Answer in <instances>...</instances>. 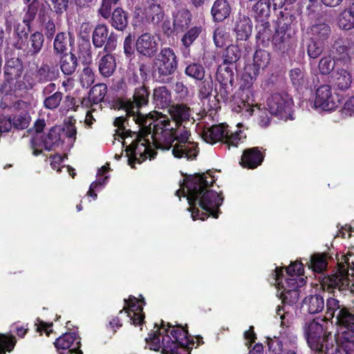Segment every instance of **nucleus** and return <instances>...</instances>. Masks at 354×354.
<instances>
[{
  "label": "nucleus",
  "instance_id": "f257e3e1",
  "mask_svg": "<svg viewBox=\"0 0 354 354\" xmlns=\"http://www.w3.org/2000/svg\"><path fill=\"white\" fill-rule=\"evenodd\" d=\"M214 182V177L209 173L196 174L185 180L176 195L182 193L186 196L190 205L193 220L204 221L211 214L218 218V207L222 205L223 198L221 194L210 189Z\"/></svg>",
  "mask_w": 354,
  "mask_h": 354
},
{
  "label": "nucleus",
  "instance_id": "f03ea898",
  "mask_svg": "<svg viewBox=\"0 0 354 354\" xmlns=\"http://www.w3.org/2000/svg\"><path fill=\"white\" fill-rule=\"evenodd\" d=\"M168 112L174 121V124H171L169 120L173 127L171 140L169 139L168 142H156L152 133V145L158 149H171L174 156L178 158H194L198 154L196 143L191 140L189 131L185 126L182 125L183 122L189 120L192 115L190 109L185 104H176L170 106ZM151 131L153 132V126Z\"/></svg>",
  "mask_w": 354,
  "mask_h": 354
},
{
  "label": "nucleus",
  "instance_id": "7ed1b4c3",
  "mask_svg": "<svg viewBox=\"0 0 354 354\" xmlns=\"http://www.w3.org/2000/svg\"><path fill=\"white\" fill-rule=\"evenodd\" d=\"M149 92L146 87L142 86L135 90L133 101L127 100L122 102V109L127 114L133 115L135 124L144 127L153 126V136L156 142H167L170 139L173 127L166 115L158 112L148 115H141L139 108L148 103Z\"/></svg>",
  "mask_w": 354,
  "mask_h": 354
},
{
  "label": "nucleus",
  "instance_id": "20e7f679",
  "mask_svg": "<svg viewBox=\"0 0 354 354\" xmlns=\"http://www.w3.org/2000/svg\"><path fill=\"white\" fill-rule=\"evenodd\" d=\"M187 334L183 327L165 324L162 321L158 334H149L146 342L149 349L160 351L162 354H189L193 344Z\"/></svg>",
  "mask_w": 354,
  "mask_h": 354
},
{
  "label": "nucleus",
  "instance_id": "39448f33",
  "mask_svg": "<svg viewBox=\"0 0 354 354\" xmlns=\"http://www.w3.org/2000/svg\"><path fill=\"white\" fill-rule=\"evenodd\" d=\"M126 112V118L120 116L115 118L114 125L118 128L117 131V136L120 137L122 141V145H125L127 142L126 140L129 137L136 136V140L132 141L129 145L127 147V153L129 156V162L131 167H134L133 165V158L140 163L142 160H145L147 157L151 158V149L153 147L152 145V140L151 136L152 134L151 127H144L142 125H138V132L131 131L125 129L124 124H129L130 120L135 123L133 120V115L127 114Z\"/></svg>",
  "mask_w": 354,
  "mask_h": 354
},
{
  "label": "nucleus",
  "instance_id": "423d86ee",
  "mask_svg": "<svg viewBox=\"0 0 354 354\" xmlns=\"http://www.w3.org/2000/svg\"><path fill=\"white\" fill-rule=\"evenodd\" d=\"M303 272L302 263L297 261L292 263L286 268L285 274L282 269L279 268L275 269L272 277L282 303L290 306L298 301L299 288L305 283V280L301 276Z\"/></svg>",
  "mask_w": 354,
  "mask_h": 354
},
{
  "label": "nucleus",
  "instance_id": "0eeeda50",
  "mask_svg": "<svg viewBox=\"0 0 354 354\" xmlns=\"http://www.w3.org/2000/svg\"><path fill=\"white\" fill-rule=\"evenodd\" d=\"M321 322L316 319L306 322L304 326V335L315 354H330L334 347L331 333L328 331V323L323 319Z\"/></svg>",
  "mask_w": 354,
  "mask_h": 354
},
{
  "label": "nucleus",
  "instance_id": "6e6552de",
  "mask_svg": "<svg viewBox=\"0 0 354 354\" xmlns=\"http://www.w3.org/2000/svg\"><path fill=\"white\" fill-rule=\"evenodd\" d=\"M201 137L204 141L210 144L221 141L230 149V147H237L240 142H243L246 135L241 130L232 132L228 129V126L221 124L204 129Z\"/></svg>",
  "mask_w": 354,
  "mask_h": 354
},
{
  "label": "nucleus",
  "instance_id": "1a4fd4ad",
  "mask_svg": "<svg viewBox=\"0 0 354 354\" xmlns=\"http://www.w3.org/2000/svg\"><path fill=\"white\" fill-rule=\"evenodd\" d=\"M335 318L337 324L346 330L337 337V340L341 341V348L346 354H354V313L346 307L337 313Z\"/></svg>",
  "mask_w": 354,
  "mask_h": 354
},
{
  "label": "nucleus",
  "instance_id": "9d476101",
  "mask_svg": "<svg viewBox=\"0 0 354 354\" xmlns=\"http://www.w3.org/2000/svg\"><path fill=\"white\" fill-rule=\"evenodd\" d=\"M329 286L343 290L350 288L354 292V261L346 258L344 263H339L338 270L330 279Z\"/></svg>",
  "mask_w": 354,
  "mask_h": 354
},
{
  "label": "nucleus",
  "instance_id": "9b49d317",
  "mask_svg": "<svg viewBox=\"0 0 354 354\" xmlns=\"http://www.w3.org/2000/svg\"><path fill=\"white\" fill-rule=\"evenodd\" d=\"M269 62L270 55L268 52L263 50H257L254 55L253 64L248 65L245 68L242 77L244 84H242L241 86L249 88L259 74L268 66Z\"/></svg>",
  "mask_w": 354,
  "mask_h": 354
},
{
  "label": "nucleus",
  "instance_id": "f8f14e48",
  "mask_svg": "<svg viewBox=\"0 0 354 354\" xmlns=\"http://www.w3.org/2000/svg\"><path fill=\"white\" fill-rule=\"evenodd\" d=\"M292 104L291 97L286 93H274L268 98L266 102L270 113L281 120L288 118Z\"/></svg>",
  "mask_w": 354,
  "mask_h": 354
},
{
  "label": "nucleus",
  "instance_id": "ddd939ff",
  "mask_svg": "<svg viewBox=\"0 0 354 354\" xmlns=\"http://www.w3.org/2000/svg\"><path fill=\"white\" fill-rule=\"evenodd\" d=\"M340 103L338 95L333 93L329 85H322L316 91L314 107L322 111L335 109Z\"/></svg>",
  "mask_w": 354,
  "mask_h": 354
},
{
  "label": "nucleus",
  "instance_id": "4468645a",
  "mask_svg": "<svg viewBox=\"0 0 354 354\" xmlns=\"http://www.w3.org/2000/svg\"><path fill=\"white\" fill-rule=\"evenodd\" d=\"M155 65L159 74L165 76L173 74L178 65L174 50L170 48H162L156 57Z\"/></svg>",
  "mask_w": 354,
  "mask_h": 354
},
{
  "label": "nucleus",
  "instance_id": "2eb2a0df",
  "mask_svg": "<svg viewBox=\"0 0 354 354\" xmlns=\"http://www.w3.org/2000/svg\"><path fill=\"white\" fill-rule=\"evenodd\" d=\"M124 301L125 306L123 310L120 311V313H122L123 310L125 311L132 324H140L145 317L142 313V304H140L138 299L133 296H129L128 299H124Z\"/></svg>",
  "mask_w": 354,
  "mask_h": 354
},
{
  "label": "nucleus",
  "instance_id": "dca6fc26",
  "mask_svg": "<svg viewBox=\"0 0 354 354\" xmlns=\"http://www.w3.org/2000/svg\"><path fill=\"white\" fill-rule=\"evenodd\" d=\"M158 46L155 36L147 32L142 34L136 43L137 51L147 57H151L156 54Z\"/></svg>",
  "mask_w": 354,
  "mask_h": 354
},
{
  "label": "nucleus",
  "instance_id": "f3484780",
  "mask_svg": "<svg viewBox=\"0 0 354 354\" xmlns=\"http://www.w3.org/2000/svg\"><path fill=\"white\" fill-rule=\"evenodd\" d=\"M274 9L283 6L284 2L283 0H272ZM252 12L257 20L264 21L267 19L270 15V0H258L252 6Z\"/></svg>",
  "mask_w": 354,
  "mask_h": 354
},
{
  "label": "nucleus",
  "instance_id": "a211bd4d",
  "mask_svg": "<svg viewBox=\"0 0 354 354\" xmlns=\"http://www.w3.org/2000/svg\"><path fill=\"white\" fill-rule=\"evenodd\" d=\"M44 41L43 35L39 32H35L30 35L27 44H23L19 40L15 43V47L18 49H24L28 55H35L39 53Z\"/></svg>",
  "mask_w": 354,
  "mask_h": 354
},
{
  "label": "nucleus",
  "instance_id": "6ab92c4d",
  "mask_svg": "<svg viewBox=\"0 0 354 354\" xmlns=\"http://www.w3.org/2000/svg\"><path fill=\"white\" fill-rule=\"evenodd\" d=\"M140 13L145 15L146 21L153 24H158L164 18V12L160 6L156 3H150L142 12L140 8H136L135 11V18H139Z\"/></svg>",
  "mask_w": 354,
  "mask_h": 354
},
{
  "label": "nucleus",
  "instance_id": "aec40b11",
  "mask_svg": "<svg viewBox=\"0 0 354 354\" xmlns=\"http://www.w3.org/2000/svg\"><path fill=\"white\" fill-rule=\"evenodd\" d=\"M76 342L77 346L67 351V354H82V352L78 349L80 342L75 333H65L59 337L55 342V346L57 350L66 351L71 345Z\"/></svg>",
  "mask_w": 354,
  "mask_h": 354
},
{
  "label": "nucleus",
  "instance_id": "412c9836",
  "mask_svg": "<svg viewBox=\"0 0 354 354\" xmlns=\"http://www.w3.org/2000/svg\"><path fill=\"white\" fill-rule=\"evenodd\" d=\"M263 155L258 147L245 149L242 155L241 164L243 167L254 169L261 164Z\"/></svg>",
  "mask_w": 354,
  "mask_h": 354
},
{
  "label": "nucleus",
  "instance_id": "4be33fe9",
  "mask_svg": "<svg viewBox=\"0 0 354 354\" xmlns=\"http://www.w3.org/2000/svg\"><path fill=\"white\" fill-rule=\"evenodd\" d=\"M239 109L236 110L238 112H241L245 116L252 115L254 111H257L259 116V123L263 127H266L270 122V117L268 115L267 111L260 109L259 106H252L249 104H245L242 102V106H238Z\"/></svg>",
  "mask_w": 354,
  "mask_h": 354
},
{
  "label": "nucleus",
  "instance_id": "5701e85b",
  "mask_svg": "<svg viewBox=\"0 0 354 354\" xmlns=\"http://www.w3.org/2000/svg\"><path fill=\"white\" fill-rule=\"evenodd\" d=\"M252 30V21L248 17L240 15L236 19L234 25V31L238 39H247L250 36Z\"/></svg>",
  "mask_w": 354,
  "mask_h": 354
},
{
  "label": "nucleus",
  "instance_id": "b1692460",
  "mask_svg": "<svg viewBox=\"0 0 354 354\" xmlns=\"http://www.w3.org/2000/svg\"><path fill=\"white\" fill-rule=\"evenodd\" d=\"M211 12L215 21H222L230 16L231 7L227 0H216Z\"/></svg>",
  "mask_w": 354,
  "mask_h": 354
},
{
  "label": "nucleus",
  "instance_id": "393cba45",
  "mask_svg": "<svg viewBox=\"0 0 354 354\" xmlns=\"http://www.w3.org/2000/svg\"><path fill=\"white\" fill-rule=\"evenodd\" d=\"M59 131V129L52 128L44 139L42 138L40 141H38L39 143H41L39 148L41 151L43 148L50 151L53 147L59 146L62 143Z\"/></svg>",
  "mask_w": 354,
  "mask_h": 354
},
{
  "label": "nucleus",
  "instance_id": "a878e982",
  "mask_svg": "<svg viewBox=\"0 0 354 354\" xmlns=\"http://www.w3.org/2000/svg\"><path fill=\"white\" fill-rule=\"evenodd\" d=\"M332 82L339 89H347L352 82L351 74L344 68H337L332 75Z\"/></svg>",
  "mask_w": 354,
  "mask_h": 354
},
{
  "label": "nucleus",
  "instance_id": "bb28decb",
  "mask_svg": "<svg viewBox=\"0 0 354 354\" xmlns=\"http://www.w3.org/2000/svg\"><path fill=\"white\" fill-rule=\"evenodd\" d=\"M302 307L310 314L318 313L324 308V297L319 295L308 296L303 301Z\"/></svg>",
  "mask_w": 354,
  "mask_h": 354
},
{
  "label": "nucleus",
  "instance_id": "cd10ccee",
  "mask_svg": "<svg viewBox=\"0 0 354 354\" xmlns=\"http://www.w3.org/2000/svg\"><path fill=\"white\" fill-rule=\"evenodd\" d=\"M107 91L106 86L104 84L95 85L89 93L88 98L83 99L82 104L83 106H88L91 101L93 104H97L102 101Z\"/></svg>",
  "mask_w": 354,
  "mask_h": 354
},
{
  "label": "nucleus",
  "instance_id": "c85d7f7f",
  "mask_svg": "<svg viewBox=\"0 0 354 354\" xmlns=\"http://www.w3.org/2000/svg\"><path fill=\"white\" fill-rule=\"evenodd\" d=\"M225 64L218 67L216 73V80L221 85L227 88L228 85L232 86L234 71L232 66H227Z\"/></svg>",
  "mask_w": 354,
  "mask_h": 354
},
{
  "label": "nucleus",
  "instance_id": "c756f323",
  "mask_svg": "<svg viewBox=\"0 0 354 354\" xmlns=\"http://www.w3.org/2000/svg\"><path fill=\"white\" fill-rule=\"evenodd\" d=\"M115 60L113 55L106 54L99 61V71L104 77H110L115 71Z\"/></svg>",
  "mask_w": 354,
  "mask_h": 354
},
{
  "label": "nucleus",
  "instance_id": "7c9ffc66",
  "mask_svg": "<svg viewBox=\"0 0 354 354\" xmlns=\"http://www.w3.org/2000/svg\"><path fill=\"white\" fill-rule=\"evenodd\" d=\"M153 101L156 106L160 108H165L169 105L171 97L165 86H160L154 89Z\"/></svg>",
  "mask_w": 354,
  "mask_h": 354
},
{
  "label": "nucleus",
  "instance_id": "2f4dec72",
  "mask_svg": "<svg viewBox=\"0 0 354 354\" xmlns=\"http://www.w3.org/2000/svg\"><path fill=\"white\" fill-rule=\"evenodd\" d=\"M77 67V59L71 53H65L60 58V68L64 74L71 75L75 72Z\"/></svg>",
  "mask_w": 354,
  "mask_h": 354
},
{
  "label": "nucleus",
  "instance_id": "473e14b6",
  "mask_svg": "<svg viewBox=\"0 0 354 354\" xmlns=\"http://www.w3.org/2000/svg\"><path fill=\"white\" fill-rule=\"evenodd\" d=\"M111 26L118 30H123L128 24L127 16L120 8L114 10L111 18Z\"/></svg>",
  "mask_w": 354,
  "mask_h": 354
},
{
  "label": "nucleus",
  "instance_id": "72a5a7b5",
  "mask_svg": "<svg viewBox=\"0 0 354 354\" xmlns=\"http://www.w3.org/2000/svg\"><path fill=\"white\" fill-rule=\"evenodd\" d=\"M45 121L44 120H37L34 124V129L35 130V135L32 137L31 140V147L33 150V154L35 156H38L41 153V150L39 149L41 143H39L38 141L42 138V135L41 134L45 127Z\"/></svg>",
  "mask_w": 354,
  "mask_h": 354
},
{
  "label": "nucleus",
  "instance_id": "f704fd0d",
  "mask_svg": "<svg viewBox=\"0 0 354 354\" xmlns=\"http://www.w3.org/2000/svg\"><path fill=\"white\" fill-rule=\"evenodd\" d=\"M290 78L292 84L297 89L302 88L308 85V81L306 75L304 72L299 68L292 69L290 71Z\"/></svg>",
  "mask_w": 354,
  "mask_h": 354
},
{
  "label": "nucleus",
  "instance_id": "c9c22d12",
  "mask_svg": "<svg viewBox=\"0 0 354 354\" xmlns=\"http://www.w3.org/2000/svg\"><path fill=\"white\" fill-rule=\"evenodd\" d=\"M108 37V28L105 25H98L95 27L92 40L93 45L97 48H101L105 44Z\"/></svg>",
  "mask_w": 354,
  "mask_h": 354
},
{
  "label": "nucleus",
  "instance_id": "e433bc0d",
  "mask_svg": "<svg viewBox=\"0 0 354 354\" xmlns=\"http://www.w3.org/2000/svg\"><path fill=\"white\" fill-rule=\"evenodd\" d=\"M269 354H297L293 349L283 348L282 340L274 337L268 342Z\"/></svg>",
  "mask_w": 354,
  "mask_h": 354
},
{
  "label": "nucleus",
  "instance_id": "4c0bfd02",
  "mask_svg": "<svg viewBox=\"0 0 354 354\" xmlns=\"http://www.w3.org/2000/svg\"><path fill=\"white\" fill-rule=\"evenodd\" d=\"M192 20V15L188 10H178L174 17V25L176 28H183L187 27Z\"/></svg>",
  "mask_w": 354,
  "mask_h": 354
},
{
  "label": "nucleus",
  "instance_id": "58836bf2",
  "mask_svg": "<svg viewBox=\"0 0 354 354\" xmlns=\"http://www.w3.org/2000/svg\"><path fill=\"white\" fill-rule=\"evenodd\" d=\"M337 24L342 30H348L354 28V16L348 8L339 14Z\"/></svg>",
  "mask_w": 354,
  "mask_h": 354
},
{
  "label": "nucleus",
  "instance_id": "ea45409f",
  "mask_svg": "<svg viewBox=\"0 0 354 354\" xmlns=\"http://www.w3.org/2000/svg\"><path fill=\"white\" fill-rule=\"evenodd\" d=\"M110 169L109 165H104L100 169H99L97 172V179L92 183L90 185L89 190L87 192V194L91 197H93L94 199L97 198V194L94 193V189L97 188L98 185H102L105 183L106 180L108 179V176H105L104 178H101V176H102L106 172L109 171Z\"/></svg>",
  "mask_w": 354,
  "mask_h": 354
},
{
  "label": "nucleus",
  "instance_id": "a19ab883",
  "mask_svg": "<svg viewBox=\"0 0 354 354\" xmlns=\"http://www.w3.org/2000/svg\"><path fill=\"white\" fill-rule=\"evenodd\" d=\"M230 33L224 28H218L214 33V41L217 47L222 48L230 42Z\"/></svg>",
  "mask_w": 354,
  "mask_h": 354
},
{
  "label": "nucleus",
  "instance_id": "79ce46f5",
  "mask_svg": "<svg viewBox=\"0 0 354 354\" xmlns=\"http://www.w3.org/2000/svg\"><path fill=\"white\" fill-rule=\"evenodd\" d=\"M68 44V36L64 32L58 33L54 40V51L57 54H65Z\"/></svg>",
  "mask_w": 354,
  "mask_h": 354
},
{
  "label": "nucleus",
  "instance_id": "37998d69",
  "mask_svg": "<svg viewBox=\"0 0 354 354\" xmlns=\"http://www.w3.org/2000/svg\"><path fill=\"white\" fill-rule=\"evenodd\" d=\"M241 57V51L236 45H228L223 54L224 64H232Z\"/></svg>",
  "mask_w": 354,
  "mask_h": 354
},
{
  "label": "nucleus",
  "instance_id": "c03bdc74",
  "mask_svg": "<svg viewBox=\"0 0 354 354\" xmlns=\"http://www.w3.org/2000/svg\"><path fill=\"white\" fill-rule=\"evenodd\" d=\"M345 308L346 306L335 298L329 297L326 300V314L330 318L335 317L342 308Z\"/></svg>",
  "mask_w": 354,
  "mask_h": 354
},
{
  "label": "nucleus",
  "instance_id": "a18cd8bd",
  "mask_svg": "<svg viewBox=\"0 0 354 354\" xmlns=\"http://www.w3.org/2000/svg\"><path fill=\"white\" fill-rule=\"evenodd\" d=\"M326 266L327 263L324 256L314 254L311 257L309 266L314 271L320 272L326 268Z\"/></svg>",
  "mask_w": 354,
  "mask_h": 354
},
{
  "label": "nucleus",
  "instance_id": "49530a36",
  "mask_svg": "<svg viewBox=\"0 0 354 354\" xmlns=\"http://www.w3.org/2000/svg\"><path fill=\"white\" fill-rule=\"evenodd\" d=\"M185 73L194 79L203 80L205 76V70L201 65L192 64L187 66Z\"/></svg>",
  "mask_w": 354,
  "mask_h": 354
},
{
  "label": "nucleus",
  "instance_id": "de8ad7c7",
  "mask_svg": "<svg viewBox=\"0 0 354 354\" xmlns=\"http://www.w3.org/2000/svg\"><path fill=\"white\" fill-rule=\"evenodd\" d=\"M62 93L61 92H55L48 97H46L44 101V105L48 109H55L57 108L62 100Z\"/></svg>",
  "mask_w": 354,
  "mask_h": 354
},
{
  "label": "nucleus",
  "instance_id": "09e8293b",
  "mask_svg": "<svg viewBox=\"0 0 354 354\" xmlns=\"http://www.w3.org/2000/svg\"><path fill=\"white\" fill-rule=\"evenodd\" d=\"M201 32V27H192L183 37L182 42L186 47H189L198 37Z\"/></svg>",
  "mask_w": 354,
  "mask_h": 354
},
{
  "label": "nucleus",
  "instance_id": "8fccbe9b",
  "mask_svg": "<svg viewBox=\"0 0 354 354\" xmlns=\"http://www.w3.org/2000/svg\"><path fill=\"white\" fill-rule=\"evenodd\" d=\"M80 83L83 87L91 86L95 81V75L93 70L89 67L84 68L80 74Z\"/></svg>",
  "mask_w": 354,
  "mask_h": 354
},
{
  "label": "nucleus",
  "instance_id": "3c124183",
  "mask_svg": "<svg viewBox=\"0 0 354 354\" xmlns=\"http://www.w3.org/2000/svg\"><path fill=\"white\" fill-rule=\"evenodd\" d=\"M323 44L321 41L311 39L308 46V55L310 57L315 59L319 57L323 51Z\"/></svg>",
  "mask_w": 354,
  "mask_h": 354
},
{
  "label": "nucleus",
  "instance_id": "603ef678",
  "mask_svg": "<svg viewBox=\"0 0 354 354\" xmlns=\"http://www.w3.org/2000/svg\"><path fill=\"white\" fill-rule=\"evenodd\" d=\"M330 31V27L325 24H317L313 26L312 28V32L314 35L315 39H325L329 35Z\"/></svg>",
  "mask_w": 354,
  "mask_h": 354
},
{
  "label": "nucleus",
  "instance_id": "864d4df0",
  "mask_svg": "<svg viewBox=\"0 0 354 354\" xmlns=\"http://www.w3.org/2000/svg\"><path fill=\"white\" fill-rule=\"evenodd\" d=\"M318 67L321 73L328 74L334 69L335 62L330 56H326L321 59Z\"/></svg>",
  "mask_w": 354,
  "mask_h": 354
},
{
  "label": "nucleus",
  "instance_id": "5fc2aeb1",
  "mask_svg": "<svg viewBox=\"0 0 354 354\" xmlns=\"http://www.w3.org/2000/svg\"><path fill=\"white\" fill-rule=\"evenodd\" d=\"M30 122V116L28 112L21 113L15 117L13 124L17 129H24L28 127Z\"/></svg>",
  "mask_w": 354,
  "mask_h": 354
},
{
  "label": "nucleus",
  "instance_id": "6e6d98bb",
  "mask_svg": "<svg viewBox=\"0 0 354 354\" xmlns=\"http://www.w3.org/2000/svg\"><path fill=\"white\" fill-rule=\"evenodd\" d=\"M213 82L212 80H205L198 86V95L201 99L207 98L212 91Z\"/></svg>",
  "mask_w": 354,
  "mask_h": 354
},
{
  "label": "nucleus",
  "instance_id": "4d7b16f0",
  "mask_svg": "<svg viewBox=\"0 0 354 354\" xmlns=\"http://www.w3.org/2000/svg\"><path fill=\"white\" fill-rule=\"evenodd\" d=\"M15 340L12 337H7L0 335V354H6V351H11L15 346Z\"/></svg>",
  "mask_w": 354,
  "mask_h": 354
},
{
  "label": "nucleus",
  "instance_id": "13d9d810",
  "mask_svg": "<svg viewBox=\"0 0 354 354\" xmlns=\"http://www.w3.org/2000/svg\"><path fill=\"white\" fill-rule=\"evenodd\" d=\"M39 7V3L37 1H33L29 6L26 13L24 21L30 22L35 19Z\"/></svg>",
  "mask_w": 354,
  "mask_h": 354
},
{
  "label": "nucleus",
  "instance_id": "bf43d9fd",
  "mask_svg": "<svg viewBox=\"0 0 354 354\" xmlns=\"http://www.w3.org/2000/svg\"><path fill=\"white\" fill-rule=\"evenodd\" d=\"M32 105H35L34 102L24 101L17 98L12 111H21L22 113H26L32 107Z\"/></svg>",
  "mask_w": 354,
  "mask_h": 354
},
{
  "label": "nucleus",
  "instance_id": "052dcab7",
  "mask_svg": "<svg viewBox=\"0 0 354 354\" xmlns=\"http://www.w3.org/2000/svg\"><path fill=\"white\" fill-rule=\"evenodd\" d=\"M16 100L17 97L12 94H5L1 98L0 106L3 109H7L12 111Z\"/></svg>",
  "mask_w": 354,
  "mask_h": 354
},
{
  "label": "nucleus",
  "instance_id": "680f3d73",
  "mask_svg": "<svg viewBox=\"0 0 354 354\" xmlns=\"http://www.w3.org/2000/svg\"><path fill=\"white\" fill-rule=\"evenodd\" d=\"M342 114L345 116H351L354 114V97H351L344 103Z\"/></svg>",
  "mask_w": 354,
  "mask_h": 354
},
{
  "label": "nucleus",
  "instance_id": "e2e57ef3",
  "mask_svg": "<svg viewBox=\"0 0 354 354\" xmlns=\"http://www.w3.org/2000/svg\"><path fill=\"white\" fill-rule=\"evenodd\" d=\"M111 0H103L102 6L99 9V13L104 19H108L111 10Z\"/></svg>",
  "mask_w": 354,
  "mask_h": 354
},
{
  "label": "nucleus",
  "instance_id": "0e129e2a",
  "mask_svg": "<svg viewBox=\"0 0 354 354\" xmlns=\"http://www.w3.org/2000/svg\"><path fill=\"white\" fill-rule=\"evenodd\" d=\"M57 13H62L68 7V0H50Z\"/></svg>",
  "mask_w": 354,
  "mask_h": 354
},
{
  "label": "nucleus",
  "instance_id": "69168bd1",
  "mask_svg": "<svg viewBox=\"0 0 354 354\" xmlns=\"http://www.w3.org/2000/svg\"><path fill=\"white\" fill-rule=\"evenodd\" d=\"M64 131L65 132L66 137L71 140V142H74L77 133L75 125L73 123L68 124L64 129Z\"/></svg>",
  "mask_w": 354,
  "mask_h": 354
},
{
  "label": "nucleus",
  "instance_id": "338daca9",
  "mask_svg": "<svg viewBox=\"0 0 354 354\" xmlns=\"http://www.w3.org/2000/svg\"><path fill=\"white\" fill-rule=\"evenodd\" d=\"M52 159V161L50 162V165L53 169H57V171H61V163L63 161V156L61 155H54L50 157Z\"/></svg>",
  "mask_w": 354,
  "mask_h": 354
},
{
  "label": "nucleus",
  "instance_id": "774afa93",
  "mask_svg": "<svg viewBox=\"0 0 354 354\" xmlns=\"http://www.w3.org/2000/svg\"><path fill=\"white\" fill-rule=\"evenodd\" d=\"M277 315L279 317L281 320V325L286 326L288 322L285 319L290 316L289 313L286 310V306H279L277 310Z\"/></svg>",
  "mask_w": 354,
  "mask_h": 354
}]
</instances>
